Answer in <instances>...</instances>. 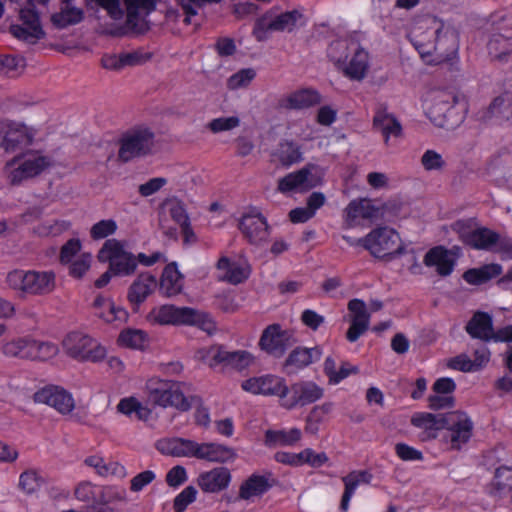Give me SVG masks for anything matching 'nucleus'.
I'll return each instance as SVG.
<instances>
[{
	"label": "nucleus",
	"instance_id": "11",
	"mask_svg": "<svg viewBox=\"0 0 512 512\" xmlns=\"http://www.w3.org/2000/svg\"><path fill=\"white\" fill-rule=\"evenodd\" d=\"M97 259L101 263H108L115 276H129L137 268L135 256L118 239L106 240L97 253Z\"/></svg>",
	"mask_w": 512,
	"mask_h": 512
},
{
	"label": "nucleus",
	"instance_id": "8",
	"mask_svg": "<svg viewBox=\"0 0 512 512\" xmlns=\"http://www.w3.org/2000/svg\"><path fill=\"white\" fill-rule=\"evenodd\" d=\"M1 352L8 358L29 361H48L59 353L58 346L49 341H41L30 335L13 337L4 341Z\"/></svg>",
	"mask_w": 512,
	"mask_h": 512
},
{
	"label": "nucleus",
	"instance_id": "60",
	"mask_svg": "<svg viewBox=\"0 0 512 512\" xmlns=\"http://www.w3.org/2000/svg\"><path fill=\"white\" fill-rule=\"evenodd\" d=\"M117 222L114 219H102L90 228V237L93 240H102L116 233Z\"/></svg>",
	"mask_w": 512,
	"mask_h": 512
},
{
	"label": "nucleus",
	"instance_id": "2",
	"mask_svg": "<svg viewBox=\"0 0 512 512\" xmlns=\"http://www.w3.org/2000/svg\"><path fill=\"white\" fill-rule=\"evenodd\" d=\"M54 164L55 161L50 154L41 150L26 149L4 163L1 176L9 185L20 186L50 169Z\"/></svg>",
	"mask_w": 512,
	"mask_h": 512
},
{
	"label": "nucleus",
	"instance_id": "43",
	"mask_svg": "<svg viewBox=\"0 0 512 512\" xmlns=\"http://www.w3.org/2000/svg\"><path fill=\"white\" fill-rule=\"evenodd\" d=\"M498 239L499 236L495 232L487 228H479L468 234L465 241L475 249L489 250L498 242Z\"/></svg>",
	"mask_w": 512,
	"mask_h": 512
},
{
	"label": "nucleus",
	"instance_id": "59",
	"mask_svg": "<svg viewBox=\"0 0 512 512\" xmlns=\"http://www.w3.org/2000/svg\"><path fill=\"white\" fill-rule=\"evenodd\" d=\"M99 489L100 487H97L92 482L81 481L74 489V496L81 502L97 504Z\"/></svg>",
	"mask_w": 512,
	"mask_h": 512
},
{
	"label": "nucleus",
	"instance_id": "6",
	"mask_svg": "<svg viewBox=\"0 0 512 512\" xmlns=\"http://www.w3.org/2000/svg\"><path fill=\"white\" fill-rule=\"evenodd\" d=\"M8 289L21 294L42 296L50 294L56 287V275L51 270L12 269L5 276Z\"/></svg>",
	"mask_w": 512,
	"mask_h": 512
},
{
	"label": "nucleus",
	"instance_id": "5",
	"mask_svg": "<svg viewBox=\"0 0 512 512\" xmlns=\"http://www.w3.org/2000/svg\"><path fill=\"white\" fill-rule=\"evenodd\" d=\"M147 319L151 323L159 325L197 326L209 334L216 330L215 322L208 313L191 307L162 305L152 309Z\"/></svg>",
	"mask_w": 512,
	"mask_h": 512
},
{
	"label": "nucleus",
	"instance_id": "46",
	"mask_svg": "<svg viewBox=\"0 0 512 512\" xmlns=\"http://www.w3.org/2000/svg\"><path fill=\"white\" fill-rule=\"evenodd\" d=\"M334 410V403L327 401L312 408L307 416L305 431L309 434H316L319 431V424L324 421L326 415Z\"/></svg>",
	"mask_w": 512,
	"mask_h": 512
},
{
	"label": "nucleus",
	"instance_id": "41",
	"mask_svg": "<svg viewBox=\"0 0 512 512\" xmlns=\"http://www.w3.org/2000/svg\"><path fill=\"white\" fill-rule=\"evenodd\" d=\"M117 344L123 348L144 350L149 345V337L143 330L127 328L120 332Z\"/></svg>",
	"mask_w": 512,
	"mask_h": 512
},
{
	"label": "nucleus",
	"instance_id": "52",
	"mask_svg": "<svg viewBox=\"0 0 512 512\" xmlns=\"http://www.w3.org/2000/svg\"><path fill=\"white\" fill-rule=\"evenodd\" d=\"M491 489L494 494H502L512 490V467L501 466L496 469Z\"/></svg>",
	"mask_w": 512,
	"mask_h": 512
},
{
	"label": "nucleus",
	"instance_id": "33",
	"mask_svg": "<svg viewBox=\"0 0 512 512\" xmlns=\"http://www.w3.org/2000/svg\"><path fill=\"white\" fill-rule=\"evenodd\" d=\"M424 264L434 268L439 275L448 276L454 269L455 259L448 249L436 246L425 254Z\"/></svg>",
	"mask_w": 512,
	"mask_h": 512
},
{
	"label": "nucleus",
	"instance_id": "55",
	"mask_svg": "<svg viewBox=\"0 0 512 512\" xmlns=\"http://www.w3.org/2000/svg\"><path fill=\"white\" fill-rule=\"evenodd\" d=\"M275 156L285 166L297 163L302 158L299 147L291 141L282 142L279 145Z\"/></svg>",
	"mask_w": 512,
	"mask_h": 512
},
{
	"label": "nucleus",
	"instance_id": "14",
	"mask_svg": "<svg viewBox=\"0 0 512 512\" xmlns=\"http://www.w3.org/2000/svg\"><path fill=\"white\" fill-rule=\"evenodd\" d=\"M155 146L154 133L146 127H139L125 133L119 142L118 157L127 162L149 154Z\"/></svg>",
	"mask_w": 512,
	"mask_h": 512
},
{
	"label": "nucleus",
	"instance_id": "34",
	"mask_svg": "<svg viewBox=\"0 0 512 512\" xmlns=\"http://www.w3.org/2000/svg\"><path fill=\"white\" fill-rule=\"evenodd\" d=\"M156 287V278L149 273H142L130 285L127 299L132 305H140L154 292Z\"/></svg>",
	"mask_w": 512,
	"mask_h": 512
},
{
	"label": "nucleus",
	"instance_id": "22",
	"mask_svg": "<svg viewBox=\"0 0 512 512\" xmlns=\"http://www.w3.org/2000/svg\"><path fill=\"white\" fill-rule=\"evenodd\" d=\"M93 315L105 324H123L128 320V311L117 304L112 297L98 294L91 303Z\"/></svg>",
	"mask_w": 512,
	"mask_h": 512
},
{
	"label": "nucleus",
	"instance_id": "35",
	"mask_svg": "<svg viewBox=\"0 0 512 512\" xmlns=\"http://www.w3.org/2000/svg\"><path fill=\"white\" fill-rule=\"evenodd\" d=\"M321 97L316 90L300 89L294 91L281 100V106L285 109L303 110L320 103Z\"/></svg>",
	"mask_w": 512,
	"mask_h": 512
},
{
	"label": "nucleus",
	"instance_id": "1",
	"mask_svg": "<svg viewBox=\"0 0 512 512\" xmlns=\"http://www.w3.org/2000/svg\"><path fill=\"white\" fill-rule=\"evenodd\" d=\"M411 41L422 59L431 64L435 51L444 53L458 48V33L449 23L436 17H426L417 22Z\"/></svg>",
	"mask_w": 512,
	"mask_h": 512
},
{
	"label": "nucleus",
	"instance_id": "54",
	"mask_svg": "<svg viewBox=\"0 0 512 512\" xmlns=\"http://www.w3.org/2000/svg\"><path fill=\"white\" fill-rule=\"evenodd\" d=\"M93 262V255L90 252H83L68 264V273L75 279H82L90 270Z\"/></svg>",
	"mask_w": 512,
	"mask_h": 512
},
{
	"label": "nucleus",
	"instance_id": "51",
	"mask_svg": "<svg viewBox=\"0 0 512 512\" xmlns=\"http://www.w3.org/2000/svg\"><path fill=\"white\" fill-rule=\"evenodd\" d=\"M225 349L222 346H209L198 349L194 358L210 367L223 364Z\"/></svg>",
	"mask_w": 512,
	"mask_h": 512
},
{
	"label": "nucleus",
	"instance_id": "56",
	"mask_svg": "<svg viewBox=\"0 0 512 512\" xmlns=\"http://www.w3.org/2000/svg\"><path fill=\"white\" fill-rule=\"evenodd\" d=\"M420 164L426 172H441L447 166L443 154L433 149H428L422 154Z\"/></svg>",
	"mask_w": 512,
	"mask_h": 512
},
{
	"label": "nucleus",
	"instance_id": "42",
	"mask_svg": "<svg viewBox=\"0 0 512 512\" xmlns=\"http://www.w3.org/2000/svg\"><path fill=\"white\" fill-rule=\"evenodd\" d=\"M116 409L127 417L135 416L139 420H145L150 415V410L135 396L122 398L118 402Z\"/></svg>",
	"mask_w": 512,
	"mask_h": 512
},
{
	"label": "nucleus",
	"instance_id": "44",
	"mask_svg": "<svg viewBox=\"0 0 512 512\" xmlns=\"http://www.w3.org/2000/svg\"><path fill=\"white\" fill-rule=\"evenodd\" d=\"M322 355L319 347L297 348L291 352L287 359V364L296 368H304L311 363L318 361Z\"/></svg>",
	"mask_w": 512,
	"mask_h": 512
},
{
	"label": "nucleus",
	"instance_id": "25",
	"mask_svg": "<svg viewBox=\"0 0 512 512\" xmlns=\"http://www.w3.org/2000/svg\"><path fill=\"white\" fill-rule=\"evenodd\" d=\"M446 422L447 413L417 412L411 417V424L419 431L418 437L421 441H431L438 438L440 432L445 430Z\"/></svg>",
	"mask_w": 512,
	"mask_h": 512
},
{
	"label": "nucleus",
	"instance_id": "48",
	"mask_svg": "<svg viewBox=\"0 0 512 512\" xmlns=\"http://www.w3.org/2000/svg\"><path fill=\"white\" fill-rule=\"evenodd\" d=\"M127 12V22L134 24L142 15H146L154 10V0H124Z\"/></svg>",
	"mask_w": 512,
	"mask_h": 512
},
{
	"label": "nucleus",
	"instance_id": "39",
	"mask_svg": "<svg viewBox=\"0 0 512 512\" xmlns=\"http://www.w3.org/2000/svg\"><path fill=\"white\" fill-rule=\"evenodd\" d=\"M302 431L293 427L289 429L267 430L264 443L268 447L294 446L302 439Z\"/></svg>",
	"mask_w": 512,
	"mask_h": 512
},
{
	"label": "nucleus",
	"instance_id": "4",
	"mask_svg": "<svg viewBox=\"0 0 512 512\" xmlns=\"http://www.w3.org/2000/svg\"><path fill=\"white\" fill-rule=\"evenodd\" d=\"M186 384L183 382L150 378L145 385L148 400L162 408H174L180 412L188 411L197 398L185 394Z\"/></svg>",
	"mask_w": 512,
	"mask_h": 512
},
{
	"label": "nucleus",
	"instance_id": "45",
	"mask_svg": "<svg viewBox=\"0 0 512 512\" xmlns=\"http://www.w3.org/2000/svg\"><path fill=\"white\" fill-rule=\"evenodd\" d=\"M489 55L499 61L506 60L512 53V41L501 34H493L487 45Z\"/></svg>",
	"mask_w": 512,
	"mask_h": 512
},
{
	"label": "nucleus",
	"instance_id": "38",
	"mask_svg": "<svg viewBox=\"0 0 512 512\" xmlns=\"http://www.w3.org/2000/svg\"><path fill=\"white\" fill-rule=\"evenodd\" d=\"M372 480V474L366 470H354L342 478L345 489L342 496L341 506L346 510L356 489L360 485H368Z\"/></svg>",
	"mask_w": 512,
	"mask_h": 512
},
{
	"label": "nucleus",
	"instance_id": "27",
	"mask_svg": "<svg viewBox=\"0 0 512 512\" xmlns=\"http://www.w3.org/2000/svg\"><path fill=\"white\" fill-rule=\"evenodd\" d=\"M350 312V327L346 337L350 342H355L369 327L370 315L366 304L360 299H353L348 303Z\"/></svg>",
	"mask_w": 512,
	"mask_h": 512
},
{
	"label": "nucleus",
	"instance_id": "12",
	"mask_svg": "<svg viewBox=\"0 0 512 512\" xmlns=\"http://www.w3.org/2000/svg\"><path fill=\"white\" fill-rule=\"evenodd\" d=\"M456 103L457 97L453 92L435 88L424 95L423 109L435 125L443 127L452 117Z\"/></svg>",
	"mask_w": 512,
	"mask_h": 512
},
{
	"label": "nucleus",
	"instance_id": "58",
	"mask_svg": "<svg viewBox=\"0 0 512 512\" xmlns=\"http://www.w3.org/2000/svg\"><path fill=\"white\" fill-rule=\"evenodd\" d=\"M241 124V120L238 115L221 116L212 119L207 127L213 133H222L232 131L238 128Z\"/></svg>",
	"mask_w": 512,
	"mask_h": 512
},
{
	"label": "nucleus",
	"instance_id": "31",
	"mask_svg": "<svg viewBox=\"0 0 512 512\" xmlns=\"http://www.w3.org/2000/svg\"><path fill=\"white\" fill-rule=\"evenodd\" d=\"M271 486L268 475L253 473L241 483L238 495L244 501L254 502L262 497Z\"/></svg>",
	"mask_w": 512,
	"mask_h": 512
},
{
	"label": "nucleus",
	"instance_id": "40",
	"mask_svg": "<svg viewBox=\"0 0 512 512\" xmlns=\"http://www.w3.org/2000/svg\"><path fill=\"white\" fill-rule=\"evenodd\" d=\"M466 331L473 338L490 341L494 332L492 318L486 313L478 312L468 322Z\"/></svg>",
	"mask_w": 512,
	"mask_h": 512
},
{
	"label": "nucleus",
	"instance_id": "61",
	"mask_svg": "<svg viewBox=\"0 0 512 512\" xmlns=\"http://www.w3.org/2000/svg\"><path fill=\"white\" fill-rule=\"evenodd\" d=\"M255 77L256 71L253 68L241 69L229 77L227 86L231 90L246 88Z\"/></svg>",
	"mask_w": 512,
	"mask_h": 512
},
{
	"label": "nucleus",
	"instance_id": "19",
	"mask_svg": "<svg viewBox=\"0 0 512 512\" xmlns=\"http://www.w3.org/2000/svg\"><path fill=\"white\" fill-rule=\"evenodd\" d=\"M285 382L286 380L281 376L264 374L245 379L241 383V388L243 391L253 395L277 397L279 399V404L281 405L283 393L285 391Z\"/></svg>",
	"mask_w": 512,
	"mask_h": 512
},
{
	"label": "nucleus",
	"instance_id": "15",
	"mask_svg": "<svg viewBox=\"0 0 512 512\" xmlns=\"http://www.w3.org/2000/svg\"><path fill=\"white\" fill-rule=\"evenodd\" d=\"M324 395V389L311 380L297 381L290 386L285 382L281 407L292 410L303 407L320 400Z\"/></svg>",
	"mask_w": 512,
	"mask_h": 512
},
{
	"label": "nucleus",
	"instance_id": "3",
	"mask_svg": "<svg viewBox=\"0 0 512 512\" xmlns=\"http://www.w3.org/2000/svg\"><path fill=\"white\" fill-rule=\"evenodd\" d=\"M328 56L350 80L362 81L369 73L370 55L355 41H334L328 48Z\"/></svg>",
	"mask_w": 512,
	"mask_h": 512
},
{
	"label": "nucleus",
	"instance_id": "17",
	"mask_svg": "<svg viewBox=\"0 0 512 512\" xmlns=\"http://www.w3.org/2000/svg\"><path fill=\"white\" fill-rule=\"evenodd\" d=\"M445 430L446 433L442 437L443 443L449 445L451 449L459 450L470 440L473 422L465 412H449Z\"/></svg>",
	"mask_w": 512,
	"mask_h": 512
},
{
	"label": "nucleus",
	"instance_id": "20",
	"mask_svg": "<svg viewBox=\"0 0 512 512\" xmlns=\"http://www.w3.org/2000/svg\"><path fill=\"white\" fill-rule=\"evenodd\" d=\"M238 227L244 237L254 245L265 242L270 234L266 218L256 208L242 214Z\"/></svg>",
	"mask_w": 512,
	"mask_h": 512
},
{
	"label": "nucleus",
	"instance_id": "37",
	"mask_svg": "<svg viewBox=\"0 0 512 512\" xmlns=\"http://www.w3.org/2000/svg\"><path fill=\"white\" fill-rule=\"evenodd\" d=\"M156 447L164 455L192 458L193 440L187 438H164L157 442Z\"/></svg>",
	"mask_w": 512,
	"mask_h": 512
},
{
	"label": "nucleus",
	"instance_id": "57",
	"mask_svg": "<svg viewBox=\"0 0 512 512\" xmlns=\"http://www.w3.org/2000/svg\"><path fill=\"white\" fill-rule=\"evenodd\" d=\"M70 223L60 219H47L35 228V233L39 236H56L68 230Z\"/></svg>",
	"mask_w": 512,
	"mask_h": 512
},
{
	"label": "nucleus",
	"instance_id": "24",
	"mask_svg": "<svg viewBox=\"0 0 512 512\" xmlns=\"http://www.w3.org/2000/svg\"><path fill=\"white\" fill-rule=\"evenodd\" d=\"M238 455L234 448L217 442H197L193 440L192 458L212 463H232Z\"/></svg>",
	"mask_w": 512,
	"mask_h": 512
},
{
	"label": "nucleus",
	"instance_id": "49",
	"mask_svg": "<svg viewBox=\"0 0 512 512\" xmlns=\"http://www.w3.org/2000/svg\"><path fill=\"white\" fill-rule=\"evenodd\" d=\"M128 498L124 487L107 485L100 487L97 505H108L126 502Z\"/></svg>",
	"mask_w": 512,
	"mask_h": 512
},
{
	"label": "nucleus",
	"instance_id": "36",
	"mask_svg": "<svg viewBox=\"0 0 512 512\" xmlns=\"http://www.w3.org/2000/svg\"><path fill=\"white\" fill-rule=\"evenodd\" d=\"M160 291L167 297L180 294L184 286V277L176 263L168 264L160 278Z\"/></svg>",
	"mask_w": 512,
	"mask_h": 512
},
{
	"label": "nucleus",
	"instance_id": "9",
	"mask_svg": "<svg viewBox=\"0 0 512 512\" xmlns=\"http://www.w3.org/2000/svg\"><path fill=\"white\" fill-rule=\"evenodd\" d=\"M64 354L77 362L99 363L107 356V348L95 337L81 330L68 332L62 339Z\"/></svg>",
	"mask_w": 512,
	"mask_h": 512
},
{
	"label": "nucleus",
	"instance_id": "64",
	"mask_svg": "<svg viewBox=\"0 0 512 512\" xmlns=\"http://www.w3.org/2000/svg\"><path fill=\"white\" fill-rule=\"evenodd\" d=\"M197 490L193 486L184 488L174 499L173 507L176 512H184L189 504L195 501Z\"/></svg>",
	"mask_w": 512,
	"mask_h": 512
},
{
	"label": "nucleus",
	"instance_id": "29",
	"mask_svg": "<svg viewBox=\"0 0 512 512\" xmlns=\"http://www.w3.org/2000/svg\"><path fill=\"white\" fill-rule=\"evenodd\" d=\"M377 215V208L371 199L359 198L350 201L343 211L344 223L348 228L355 227L363 220L372 219Z\"/></svg>",
	"mask_w": 512,
	"mask_h": 512
},
{
	"label": "nucleus",
	"instance_id": "50",
	"mask_svg": "<svg viewBox=\"0 0 512 512\" xmlns=\"http://www.w3.org/2000/svg\"><path fill=\"white\" fill-rule=\"evenodd\" d=\"M43 478L38 471L28 469L19 476L18 487L26 495H32L40 490Z\"/></svg>",
	"mask_w": 512,
	"mask_h": 512
},
{
	"label": "nucleus",
	"instance_id": "32",
	"mask_svg": "<svg viewBox=\"0 0 512 512\" xmlns=\"http://www.w3.org/2000/svg\"><path fill=\"white\" fill-rule=\"evenodd\" d=\"M33 139V134L28 127L18 123L8 125L0 146L5 152H14L28 146Z\"/></svg>",
	"mask_w": 512,
	"mask_h": 512
},
{
	"label": "nucleus",
	"instance_id": "62",
	"mask_svg": "<svg viewBox=\"0 0 512 512\" xmlns=\"http://www.w3.org/2000/svg\"><path fill=\"white\" fill-rule=\"evenodd\" d=\"M492 113L504 119L512 118V93L506 92L497 97L491 104Z\"/></svg>",
	"mask_w": 512,
	"mask_h": 512
},
{
	"label": "nucleus",
	"instance_id": "10",
	"mask_svg": "<svg viewBox=\"0 0 512 512\" xmlns=\"http://www.w3.org/2000/svg\"><path fill=\"white\" fill-rule=\"evenodd\" d=\"M305 16L300 10H269L255 22L252 34L257 41L267 40L273 32H288L304 26Z\"/></svg>",
	"mask_w": 512,
	"mask_h": 512
},
{
	"label": "nucleus",
	"instance_id": "47",
	"mask_svg": "<svg viewBox=\"0 0 512 512\" xmlns=\"http://www.w3.org/2000/svg\"><path fill=\"white\" fill-rule=\"evenodd\" d=\"M223 364L238 371L245 370L252 366L255 362V357L252 353L246 350L227 351L225 350Z\"/></svg>",
	"mask_w": 512,
	"mask_h": 512
},
{
	"label": "nucleus",
	"instance_id": "13",
	"mask_svg": "<svg viewBox=\"0 0 512 512\" xmlns=\"http://www.w3.org/2000/svg\"><path fill=\"white\" fill-rule=\"evenodd\" d=\"M248 259L237 253H222L214 265V274L218 281L232 285L245 282L251 274Z\"/></svg>",
	"mask_w": 512,
	"mask_h": 512
},
{
	"label": "nucleus",
	"instance_id": "21",
	"mask_svg": "<svg viewBox=\"0 0 512 512\" xmlns=\"http://www.w3.org/2000/svg\"><path fill=\"white\" fill-rule=\"evenodd\" d=\"M295 343L293 332L278 324L269 325L262 333L259 346L270 355L282 356Z\"/></svg>",
	"mask_w": 512,
	"mask_h": 512
},
{
	"label": "nucleus",
	"instance_id": "28",
	"mask_svg": "<svg viewBox=\"0 0 512 512\" xmlns=\"http://www.w3.org/2000/svg\"><path fill=\"white\" fill-rule=\"evenodd\" d=\"M232 475L226 467H214L199 474L197 485L205 493H219L227 489Z\"/></svg>",
	"mask_w": 512,
	"mask_h": 512
},
{
	"label": "nucleus",
	"instance_id": "16",
	"mask_svg": "<svg viewBox=\"0 0 512 512\" xmlns=\"http://www.w3.org/2000/svg\"><path fill=\"white\" fill-rule=\"evenodd\" d=\"M322 172L315 166H306L278 180L277 189L285 195L306 192L322 182Z\"/></svg>",
	"mask_w": 512,
	"mask_h": 512
},
{
	"label": "nucleus",
	"instance_id": "23",
	"mask_svg": "<svg viewBox=\"0 0 512 512\" xmlns=\"http://www.w3.org/2000/svg\"><path fill=\"white\" fill-rule=\"evenodd\" d=\"M238 455L234 448L217 442H197L193 440L192 458L212 463H232Z\"/></svg>",
	"mask_w": 512,
	"mask_h": 512
},
{
	"label": "nucleus",
	"instance_id": "53",
	"mask_svg": "<svg viewBox=\"0 0 512 512\" xmlns=\"http://www.w3.org/2000/svg\"><path fill=\"white\" fill-rule=\"evenodd\" d=\"M51 19L57 27L64 28L79 23L83 19V11L67 5L59 13L53 14Z\"/></svg>",
	"mask_w": 512,
	"mask_h": 512
},
{
	"label": "nucleus",
	"instance_id": "30",
	"mask_svg": "<svg viewBox=\"0 0 512 512\" xmlns=\"http://www.w3.org/2000/svg\"><path fill=\"white\" fill-rule=\"evenodd\" d=\"M374 128L381 133L386 146H391L393 143L402 137V125L398 119L387 111H378L373 119Z\"/></svg>",
	"mask_w": 512,
	"mask_h": 512
},
{
	"label": "nucleus",
	"instance_id": "7",
	"mask_svg": "<svg viewBox=\"0 0 512 512\" xmlns=\"http://www.w3.org/2000/svg\"><path fill=\"white\" fill-rule=\"evenodd\" d=\"M346 239L351 245L363 246L373 257L380 260L391 261L405 251L399 233L389 227L373 229L365 237L357 240Z\"/></svg>",
	"mask_w": 512,
	"mask_h": 512
},
{
	"label": "nucleus",
	"instance_id": "18",
	"mask_svg": "<svg viewBox=\"0 0 512 512\" xmlns=\"http://www.w3.org/2000/svg\"><path fill=\"white\" fill-rule=\"evenodd\" d=\"M33 400L55 409L63 416L70 415L76 406L73 394L59 385H46L35 392Z\"/></svg>",
	"mask_w": 512,
	"mask_h": 512
},
{
	"label": "nucleus",
	"instance_id": "63",
	"mask_svg": "<svg viewBox=\"0 0 512 512\" xmlns=\"http://www.w3.org/2000/svg\"><path fill=\"white\" fill-rule=\"evenodd\" d=\"M82 243L77 238L68 240L61 248L60 251V262L63 265L68 264L72 260L76 259L81 251Z\"/></svg>",
	"mask_w": 512,
	"mask_h": 512
},
{
	"label": "nucleus",
	"instance_id": "26",
	"mask_svg": "<svg viewBox=\"0 0 512 512\" xmlns=\"http://www.w3.org/2000/svg\"><path fill=\"white\" fill-rule=\"evenodd\" d=\"M20 18L22 24L11 27V32L15 37L28 42H34L43 37L44 32L39 16L34 11L33 5L30 2L27 7L20 10Z\"/></svg>",
	"mask_w": 512,
	"mask_h": 512
}]
</instances>
